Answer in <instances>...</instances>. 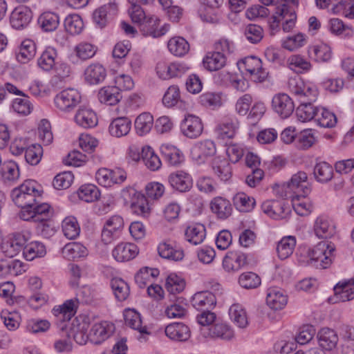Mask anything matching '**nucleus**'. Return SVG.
<instances>
[{
	"label": "nucleus",
	"instance_id": "nucleus-1",
	"mask_svg": "<svg viewBox=\"0 0 354 354\" xmlns=\"http://www.w3.org/2000/svg\"><path fill=\"white\" fill-rule=\"evenodd\" d=\"M14 203L21 210H28L32 205L41 201V192L37 189L36 182L32 180H26L23 184L14 188L10 194Z\"/></svg>",
	"mask_w": 354,
	"mask_h": 354
},
{
	"label": "nucleus",
	"instance_id": "nucleus-2",
	"mask_svg": "<svg viewBox=\"0 0 354 354\" xmlns=\"http://www.w3.org/2000/svg\"><path fill=\"white\" fill-rule=\"evenodd\" d=\"M122 195L126 202L131 204L132 212L144 218H147L151 213V208L146 196L131 187L122 189Z\"/></svg>",
	"mask_w": 354,
	"mask_h": 354
},
{
	"label": "nucleus",
	"instance_id": "nucleus-3",
	"mask_svg": "<svg viewBox=\"0 0 354 354\" xmlns=\"http://www.w3.org/2000/svg\"><path fill=\"white\" fill-rule=\"evenodd\" d=\"M238 66L253 82H263L268 77V71L263 67L261 60L257 57H246L238 63Z\"/></svg>",
	"mask_w": 354,
	"mask_h": 354
},
{
	"label": "nucleus",
	"instance_id": "nucleus-4",
	"mask_svg": "<svg viewBox=\"0 0 354 354\" xmlns=\"http://www.w3.org/2000/svg\"><path fill=\"white\" fill-rule=\"evenodd\" d=\"M80 92L74 88H67L57 93L54 98V103L57 109L62 112L72 111L81 102Z\"/></svg>",
	"mask_w": 354,
	"mask_h": 354
},
{
	"label": "nucleus",
	"instance_id": "nucleus-5",
	"mask_svg": "<svg viewBox=\"0 0 354 354\" xmlns=\"http://www.w3.org/2000/svg\"><path fill=\"white\" fill-rule=\"evenodd\" d=\"M335 246L327 241H322L317 244L309 253L311 261L317 264L321 268H327L332 263L333 253Z\"/></svg>",
	"mask_w": 354,
	"mask_h": 354
},
{
	"label": "nucleus",
	"instance_id": "nucleus-6",
	"mask_svg": "<svg viewBox=\"0 0 354 354\" xmlns=\"http://www.w3.org/2000/svg\"><path fill=\"white\" fill-rule=\"evenodd\" d=\"M54 215L53 209L46 203H37L28 210H21L19 217L26 221L38 222L52 218Z\"/></svg>",
	"mask_w": 354,
	"mask_h": 354
},
{
	"label": "nucleus",
	"instance_id": "nucleus-7",
	"mask_svg": "<svg viewBox=\"0 0 354 354\" xmlns=\"http://www.w3.org/2000/svg\"><path fill=\"white\" fill-rule=\"evenodd\" d=\"M124 227V220L119 215H113L104 223L101 237L102 242L107 245L118 239Z\"/></svg>",
	"mask_w": 354,
	"mask_h": 354
},
{
	"label": "nucleus",
	"instance_id": "nucleus-8",
	"mask_svg": "<svg viewBox=\"0 0 354 354\" xmlns=\"http://www.w3.org/2000/svg\"><path fill=\"white\" fill-rule=\"evenodd\" d=\"M216 148L214 142L210 140H205L196 142L191 148V157L197 164L204 163L206 160L216 153Z\"/></svg>",
	"mask_w": 354,
	"mask_h": 354
},
{
	"label": "nucleus",
	"instance_id": "nucleus-9",
	"mask_svg": "<svg viewBox=\"0 0 354 354\" xmlns=\"http://www.w3.org/2000/svg\"><path fill=\"white\" fill-rule=\"evenodd\" d=\"M118 10V4L115 1H110L94 10L93 21L97 27L103 28L117 15Z\"/></svg>",
	"mask_w": 354,
	"mask_h": 354
},
{
	"label": "nucleus",
	"instance_id": "nucleus-10",
	"mask_svg": "<svg viewBox=\"0 0 354 354\" xmlns=\"http://www.w3.org/2000/svg\"><path fill=\"white\" fill-rule=\"evenodd\" d=\"M33 17L31 9L26 6L16 7L10 16V24L15 30H24L30 24Z\"/></svg>",
	"mask_w": 354,
	"mask_h": 354
},
{
	"label": "nucleus",
	"instance_id": "nucleus-11",
	"mask_svg": "<svg viewBox=\"0 0 354 354\" xmlns=\"http://www.w3.org/2000/svg\"><path fill=\"white\" fill-rule=\"evenodd\" d=\"M272 106L282 119L288 118L292 115L295 109L292 100L286 93L275 95L272 100Z\"/></svg>",
	"mask_w": 354,
	"mask_h": 354
},
{
	"label": "nucleus",
	"instance_id": "nucleus-12",
	"mask_svg": "<svg viewBox=\"0 0 354 354\" xmlns=\"http://www.w3.org/2000/svg\"><path fill=\"white\" fill-rule=\"evenodd\" d=\"M203 130L201 120L194 115H187L180 123V131L187 138L194 139L201 136Z\"/></svg>",
	"mask_w": 354,
	"mask_h": 354
},
{
	"label": "nucleus",
	"instance_id": "nucleus-13",
	"mask_svg": "<svg viewBox=\"0 0 354 354\" xmlns=\"http://www.w3.org/2000/svg\"><path fill=\"white\" fill-rule=\"evenodd\" d=\"M248 264L247 256L239 250H230L223 259V267L227 272H236Z\"/></svg>",
	"mask_w": 354,
	"mask_h": 354
},
{
	"label": "nucleus",
	"instance_id": "nucleus-14",
	"mask_svg": "<svg viewBox=\"0 0 354 354\" xmlns=\"http://www.w3.org/2000/svg\"><path fill=\"white\" fill-rule=\"evenodd\" d=\"M160 20L156 17H149L141 23L140 30L145 36L158 38L165 35L169 29V25L165 24L159 28Z\"/></svg>",
	"mask_w": 354,
	"mask_h": 354
},
{
	"label": "nucleus",
	"instance_id": "nucleus-15",
	"mask_svg": "<svg viewBox=\"0 0 354 354\" xmlns=\"http://www.w3.org/2000/svg\"><path fill=\"white\" fill-rule=\"evenodd\" d=\"M114 330L115 326L112 323L108 322L97 323L91 328L88 337L95 344H99L106 339Z\"/></svg>",
	"mask_w": 354,
	"mask_h": 354
},
{
	"label": "nucleus",
	"instance_id": "nucleus-16",
	"mask_svg": "<svg viewBox=\"0 0 354 354\" xmlns=\"http://www.w3.org/2000/svg\"><path fill=\"white\" fill-rule=\"evenodd\" d=\"M261 209L268 216L277 220L286 218L290 212L289 207L282 201H266L263 203Z\"/></svg>",
	"mask_w": 354,
	"mask_h": 354
},
{
	"label": "nucleus",
	"instance_id": "nucleus-17",
	"mask_svg": "<svg viewBox=\"0 0 354 354\" xmlns=\"http://www.w3.org/2000/svg\"><path fill=\"white\" fill-rule=\"evenodd\" d=\"M138 252L139 250L136 245L120 243L112 250V256L118 262H126L133 259Z\"/></svg>",
	"mask_w": 354,
	"mask_h": 354
},
{
	"label": "nucleus",
	"instance_id": "nucleus-18",
	"mask_svg": "<svg viewBox=\"0 0 354 354\" xmlns=\"http://www.w3.org/2000/svg\"><path fill=\"white\" fill-rule=\"evenodd\" d=\"M277 16H279L282 24V29L286 32H290L295 26L297 14L288 5L281 3L276 7Z\"/></svg>",
	"mask_w": 354,
	"mask_h": 354
},
{
	"label": "nucleus",
	"instance_id": "nucleus-19",
	"mask_svg": "<svg viewBox=\"0 0 354 354\" xmlns=\"http://www.w3.org/2000/svg\"><path fill=\"white\" fill-rule=\"evenodd\" d=\"M288 297L285 292L277 287H272L268 289L266 304L274 310L283 309L287 304Z\"/></svg>",
	"mask_w": 354,
	"mask_h": 354
},
{
	"label": "nucleus",
	"instance_id": "nucleus-20",
	"mask_svg": "<svg viewBox=\"0 0 354 354\" xmlns=\"http://www.w3.org/2000/svg\"><path fill=\"white\" fill-rule=\"evenodd\" d=\"M124 319L127 326L139 331L140 336L139 337L138 339L140 341L147 340L144 335H149L150 333L147 330L146 326H142L141 316L139 313L133 309H128L125 310L124 313Z\"/></svg>",
	"mask_w": 354,
	"mask_h": 354
},
{
	"label": "nucleus",
	"instance_id": "nucleus-21",
	"mask_svg": "<svg viewBox=\"0 0 354 354\" xmlns=\"http://www.w3.org/2000/svg\"><path fill=\"white\" fill-rule=\"evenodd\" d=\"M75 122L84 129L93 128L97 124V117L96 113L90 108L80 106L75 115Z\"/></svg>",
	"mask_w": 354,
	"mask_h": 354
},
{
	"label": "nucleus",
	"instance_id": "nucleus-22",
	"mask_svg": "<svg viewBox=\"0 0 354 354\" xmlns=\"http://www.w3.org/2000/svg\"><path fill=\"white\" fill-rule=\"evenodd\" d=\"M205 337L230 339L234 336V331L225 323H217L210 327L202 330Z\"/></svg>",
	"mask_w": 354,
	"mask_h": 354
},
{
	"label": "nucleus",
	"instance_id": "nucleus-23",
	"mask_svg": "<svg viewBox=\"0 0 354 354\" xmlns=\"http://www.w3.org/2000/svg\"><path fill=\"white\" fill-rule=\"evenodd\" d=\"M214 174L223 181H227L232 176V166L228 160L221 156L215 157L212 162Z\"/></svg>",
	"mask_w": 354,
	"mask_h": 354
},
{
	"label": "nucleus",
	"instance_id": "nucleus-24",
	"mask_svg": "<svg viewBox=\"0 0 354 354\" xmlns=\"http://www.w3.org/2000/svg\"><path fill=\"white\" fill-rule=\"evenodd\" d=\"M314 232L319 239H329L335 234V227L329 219L321 216L315 220Z\"/></svg>",
	"mask_w": 354,
	"mask_h": 354
},
{
	"label": "nucleus",
	"instance_id": "nucleus-25",
	"mask_svg": "<svg viewBox=\"0 0 354 354\" xmlns=\"http://www.w3.org/2000/svg\"><path fill=\"white\" fill-rule=\"evenodd\" d=\"M203 64L209 71H217L227 64V57L219 52H208L204 57Z\"/></svg>",
	"mask_w": 354,
	"mask_h": 354
},
{
	"label": "nucleus",
	"instance_id": "nucleus-26",
	"mask_svg": "<svg viewBox=\"0 0 354 354\" xmlns=\"http://www.w3.org/2000/svg\"><path fill=\"white\" fill-rule=\"evenodd\" d=\"M216 303V297L210 291L198 292L192 297V305L198 310H209Z\"/></svg>",
	"mask_w": 354,
	"mask_h": 354
},
{
	"label": "nucleus",
	"instance_id": "nucleus-27",
	"mask_svg": "<svg viewBox=\"0 0 354 354\" xmlns=\"http://www.w3.org/2000/svg\"><path fill=\"white\" fill-rule=\"evenodd\" d=\"M131 128V121L127 117H119L112 120L109 127L111 136L120 138L127 135Z\"/></svg>",
	"mask_w": 354,
	"mask_h": 354
},
{
	"label": "nucleus",
	"instance_id": "nucleus-28",
	"mask_svg": "<svg viewBox=\"0 0 354 354\" xmlns=\"http://www.w3.org/2000/svg\"><path fill=\"white\" fill-rule=\"evenodd\" d=\"M185 236L189 243L194 245L201 244L206 237V228L199 223L192 224L186 228Z\"/></svg>",
	"mask_w": 354,
	"mask_h": 354
},
{
	"label": "nucleus",
	"instance_id": "nucleus-29",
	"mask_svg": "<svg viewBox=\"0 0 354 354\" xmlns=\"http://www.w3.org/2000/svg\"><path fill=\"white\" fill-rule=\"evenodd\" d=\"M57 51L53 47H47L37 59V65L44 71L49 72L54 68L57 60Z\"/></svg>",
	"mask_w": 354,
	"mask_h": 354
},
{
	"label": "nucleus",
	"instance_id": "nucleus-30",
	"mask_svg": "<svg viewBox=\"0 0 354 354\" xmlns=\"http://www.w3.org/2000/svg\"><path fill=\"white\" fill-rule=\"evenodd\" d=\"M106 76V69L100 64H91L84 71L85 80L89 84H98L104 80Z\"/></svg>",
	"mask_w": 354,
	"mask_h": 354
},
{
	"label": "nucleus",
	"instance_id": "nucleus-31",
	"mask_svg": "<svg viewBox=\"0 0 354 354\" xmlns=\"http://www.w3.org/2000/svg\"><path fill=\"white\" fill-rule=\"evenodd\" d=\"M212 211L221 219L229 217L232 211L230 202L223 197H215L210 203Z\"/></svg>",
	"mask_w": 354,
	"mask_h": 354
},
{
	"label": "nucleus",
	"instance_id": "nucleus-32",
	"mask_svg": "<svg viewBox=\"0 0 354 354\" xmlns=\"http://www.w3.org/2000/svg\"><path fill=\"white\" fill-rule=\"evenodd\" d=\"M97 96L101 103L109 106L117 104L122 97L119 88L115 86H104L100 88Z\"/></svg>",
	"mask_w": 354,
	"mask_h": 354
},
{
	"label": "nucleus",
	"instance_id": "nucleus-33",
	"mask_svg": "<svg viewBox=\"0 0 354 354\" xmlns=\"http://www.w3.org/2000/svg\"><path fill=\"white\" fill-rule=\"evenodd\" d=\"M354 281H339L335 287V296L339 301L344 302L354 299Z\"/></svg>",
	"mask_w": 354,
	"mask_h": 354
},
{
	"label": "nucleus",
	"instance_id": "nucleus-34",
	"mask_svg": "<svg viewBox=\"0 0 354 354\" xmlns=\"http://www.w3.org/2000/svg\"><path fill=\"white\" fill-rule=\"evenodd\" d=\"M319 346L327 351L335 348L338 342V336L332 329L324 328L317 334Z\"/></svg>",
	"mask_w": 354,
	"mask_h": 354
},
{
	"label": "nucleus",
	"instance_id": "nucleus-35",
	"mask_svg": "<svg viewBox=\"0 0 354 354\" xmlns=\"http://www.w3.org/2000/svg\"><path fill=\"white\" fill-rule=\"evenodd\" d=\"M62 256L68 260H73L86 257L88 254L86 248L79 242L66 244L62 250Z\"/></svg>",
	"mask_w": 354,
	"mask_h": 354
},
{
	"label": "nucleus",
	"instance_id": "nucleus-36",
	"mask_svg": "<svg viewBox=\"0 0 354 354\" xmlns=\"http://www.w3.org/2000/svg\"><path fill=\"white\" fill-rule=\"evenodd\" d=\"M301 85L303 82L296 79H291L288 82V86L292 93L299 96H305L310 101H315L318 95L317 90L310 87L302 88Z\"/></svg>",
	"mask_w": 354,
	"mask_h": 354
},
{
	"label": "nucleus",
	"instance_id": "nucleus-37",
	"mask_svg": "<svg viewBox=\"0 0 354 354\" xmlns=\"http://www.w3.org/2000/svg\"><path fill=\"white\" fill-rule=\"evenodd\" d=\"M296 245V238L293 236L283 237L277 243V252L279 259L283 260L292 253Z\"/></svg>",
	"mask_w": 354,
	"mask_h": 354
},
{
	"label": "nucleus",
	"instance_id": "nucleus-38",
	"mask_svg": "<svg viewBox=\"0 0 354 354\" xmlns=\"http://www.w3.org/2000/svg\"><path fill=\"white\" fill-rule=\"evenodd\" d=\"M142 160L146 167L151 171H157L162 165L160 158L149 146L142 147Z\"/></svg>",
	"mask_w": 354,
	"mask_h": 354
},
{
	"label": "nucleus",
	"instance_id": "nucleus-39",
	"mask_svg": "<svg viewBox=\"0 0 354 354\" xmlns=\"http://www.w3.org/2000/svg\"><path fill=\"white\" fill-rule=\"evenodd\" d=\"M308 175L303 171H297L293 174L290 180L287 183V187L291 189L301 188L303 194L308 195L310 192V188L308 186Z\"/></svg>",
	"mask_w": 354,
	"mask_h": 354
},
{
	"label": "nucleus",
	"instance_id": "nucleus-40",
	"mask_svg": "<svg viewBox=\"0 0 354 354\" xmlns=\"http://www.w3.org/2000/svg\"><path fill=\"white\" fill-rule=\"evenodd\" d=\"M319 108L314 106L310 102H302L296 109L298 120L305 122L316 119Z\"/></svg>",
	"mask_w": 354,
	"mask_h": 354
},
{
	"label": "nucleus",
	"instance_id": "nucleus-41",
	"mask_svg": "<svg viewBox=\"0 0 354 354\" xmlns=\"http://www.w3.org/2000/svg\"><path fill=\"white\" fill-rule=\"evenodd\" d=\"M308 195L296 194L292 197V207L295 212L299 216H307L313 209V205L306 198Z\"/></svg>",
	"mask_w": 354,
	"mask_h": 354
},
{
	"label": "nucleus",
	"instance_id": "nucleus-42",
	"mask_svg": "<svg viewBox=\"0 0 354 354\" xmlns=\"http://www.w3.org/2000/svg\"><path fill=\"white\" fill-rule=\"evenodd\" d=\"M59 24V16L51 12H45L38 18V24L45 32H52L57 29Z\"/></svg>",
	"mask_w": 354,
	"mask_h": 354
},
{
	"label": "nucleus",
	"instance_id": "nucleus-43",
	"mask_svg": "<svg viewBox=\"0 0 354 354\" xmlns=\"http://www.w3.org/2000/svg\"><path fill=\"white\" fill-rule=\"evenodd\" d=\"M134 124L138 135L141 136L146 135L153 127V115L149 113H142L136 118Z\"/></svg>",
	"mask_w": 354,
	"mask_h": 354
},
{
	"label": "nucleus",
	"instance_id": "nucleus-44",
	"mask_svg": "<svg viewBox=\"0 0 354 354\" xmlns=\"http://www.w3.org/2000/svg\"><path fill=\"white\" fill-rule=\"evenodd\" d=\"M229 315L232 322L240 328L248 325V319L245 310L239 304H233L229 310Z\"/></svg>",
	"mask_w": 354,
	"mask_h": 354
},
{
	"label": "nucleus",
	"instance_id": "nucleus-45",
	"mask_svg": "<svg viewBox=\"0 0 354 354\" xmlns=\"http://www.w3.org/2000/svg\"><path fill=\"white\" fill-rule=\"evenodd\" d=\"M314 176L315 179L322 183L329 182L333 178V168L326 162L317 163L314 167Z\"/></svg>",
	"mask_w": 354,
	"mask_h": 354
},
{
	"label": "nucleus",
	"instance_id": "nucleus-46",
	"mask_svg": "<svg viewBox=\"0 0 354 354\" xmlns=\"http://www.w3.org/2000/svg\"><path fill=\"white\" fill-rule=\"evenodd\" d=\"M288 67L298 73L309 71L312 65L304 57L301 55H292L287 60Z\"/></svg>",
	"mask_w": 354,
	"mask_h": 354
},
{
	"label": "nucleus",
	"instance_id": "nucleus-47",
	"mask_svg": "<svg viewBox=\"0 0 354 354\" xmlns=\"http://www.w3.org/2000/svg\"><path fill=\"white\" fill-rule=\"evenodd\" d=\"M0 172L4 182H14L19 177L18 165L14 161H6L2 163Z\"/></svg>",
	"mask_w": 354,
	"mask_h": 354
},
{
	"label": "nucleus",
	"instance_id": "nucleus-48",
	"mask_svg": "<svg viewBox=\"0 0 354 354\" xmlns=\"http://www.w3.org/2000/svg\"><path fill=\"white\" fill-rule=\"evenodd\" d=\"M46 254L45 245L40 242L35 241L26 245L23 255L27 261H32L37 257H43Z\"/></svg>",
	"mask_w": 354,
	"mask_h": 354
},
{
	"label": "nucleus",
	"instance_id": "nucleus-49",
	"mask_svg": "<svg viewBox=\"0 0 354 354\" xmlns=\"http://www.w3.org/2000/svg\"><path fill=\"white\" fill-rule=\"evenodd\" d=\"M77 195L80 200L86 203L97 201L100 196L99 189L93 184L82 185L77 190Z\"/></svg>",
	"mask_w": 354,
	"mask_h": 354
},
{
	"label": "nucleus",
	"instance_id": "nucleus-50",
	"mask_svg": "<svg viewBox=\"0 0 354 354\" xmlns=\"http://www.w3.org/2000/svg\"><path fill=\"white\" fill-rule=\"evenodd\" d=\"M62 227L64 236L68 239H75L80 234V225L76 218L73 216L66 217L62 221Z\"/></svg>",
	"mask_w": 354,
	"mask_h": 354
},
{
	"label": "nucleus",
	"instance_id": "nucleus-51",
	"mask_svg": "<svg viewBox=\"0 0 354 354\" xmlns=\"http://www.w3.org/2000/svg\"><path fill=\"white\" fill-rule=\"evenodd\" d=\"M233 203L237 209L245 212L251 211L256 204L254 198L248 196L243 192L237 193L233 197Z\"/></svg>",
	"mask_w": 354,
	"mask_h": 354
},
{
	"label": "nucleus",
	"instance_id": "nucleus-52",
	"mask_svg": "<svg viewBox=\"0 0 354 354\" xmlns=\"http://www.w3.org/2000/svg\"><path fill=\"white\" fill-rule=\"evenodd\" d=\"M35 54V43L32 40H25L21 44L19 52L17 55V59L19 62L25 64L32 59Z\"/></svg>",
	"mask_w": 354,
	"mask_h": 354
},
{
	"label": "nucleus",
	"instance_id": "nucleus-53",
	"mask_svg": "<svg viewBox=\"0 0 354 354\" xmlns=\"http://www.w3.org/2000/svg\"><path fill=\"white\" fill-rule=\"evenodd\" d=\"M332 12L350 19H354V0H341L333 6Z\"/></svg>",
	"mask_w": 354,
	"mask_h": 354
},
{
	"label": "nucleus",
	"instance_id": "nucleus-54",
	"mask_svg": "<svg viewBox=\"0 0 354 354\" xmlns=\"http://www.w3.org/2000/svg\"><path fill=\"white\" fill-rule=\"evenodd\" d=\"M23 97H17L12 101V106L14 111L18 114L26 116L31 113L33 110V104L29 97L24 94Z\"/></svg>",
	"mask_w": 354,
	"mask_h": 354
},
{
	"label": "nucleus",
	"instance_id": "nucleus-55",
	"mask_svg": "<svg viewBox=\"0 0 354 354\" xmlns=\"http://www.w3.org/2000/svg\"><path fill=\"white\" fill-rule=\"evenodd\" d=\"M158 252L160 257L170 261H177L176 252L175 247V241L167 239L160 243L158 246Z\"/></svg>",
	"mask_w": 354,
	"mask_h": 354
},
{
	"label": "nucleus",
	"instance_id": "nucleus-56",
	"mask_svg": "<svg viewBox=\"0 0 354 354\" xmlns=\"http://www.w3.org/2000/svg\"><path fill=\"white\" fill-rule=\"evenodd\" d=\"M97 49L92 44L82 41L75 46L74 52L79 59L85 61L92 58L95 55Z\"/></svg>",
	"mask_w": 354,
	"mask_h": 354
},
{
	"label": "nucleus",
	"instance_id": "nucleus-57",
	"mask_svg": "<svg viewBox=\"0 0 354 354\" xmlns=\"http://www.w3.org/2000/svg\"><path fill=\"white\" fill-rule=\"evenodd\" d=\"M315 121L324 128H332L337 124L336 115L324 108H319Z\"/></svg>",
	"mask_w": 354,
	"mask_h": 354
},
{
	"label": "nucleus",
	"instance_id": "nucleus-58",
	"mask_svg": "<svg viewBox=\"0 0 354 354\" xmlns=\"http://www.w3.org/2000/svg\"><path fill=\"white\" fill-rule=\"evenodd\" d=\"M111 288L116 299L120 301L127 299L129 295V286L122 279H113L111 281Z\"/></svg>",
	"mask_w": 354,
	"mask_h": 354
},
{
	"label": "nucleus",
	"instance_id": "nucleus-59",
	"mask_svg": "<svg viewBox=\"0 0 354 354\" xmlns=\"http://www.w3.org/2000/svg\"><path fill=\"white\" fill-rule=\"evenodd\" d=\"M64 27L66 30L71 35H77L82 32L84 23L80 15H69L64 20Z\"/></svg>",
	"mask_w": 354,
	"mask_h": 354
},
{
	"label": "nucleus",
	"instance_id": "nucleus-60",
	"mask_svg": "<svg viewBox=\"0 0 354 354\" xmlns=\"http://www.w3.org/2000/svg\"><path fill=\"white\" fill-rule=\"evenodd\" d=\"M131 6L129 8V13L131 18V20L133 23H136L139 24V26H141V23L145 21L147 18L142 8V5H145V3H141L140 1H132V0H128Z\"/></svg>",
	"mask_w": 354,
	"mask_h": 354
},
{
	"label": "nucleus",
	"instance_id": "nucleus-61",
	"mask_svg": "<svg viewBox=\"0 0 354 354\" xmlns=\"http://www.w3.org/2000/svg\"><path fill=\"white\" fill-rule=\"evenodd\" d=\"M156 69L157 75L162 80H169L177 75V64L175 62H159Z\"/></svg>",
	"mask_w": 354,
	"mask_h": 354
},
{
	"label": "nucleus",
	"instance_id": "nucleus-62",
	"mask_svg": "<svg viewBox=\"0 0 354 354\" xmlns=\"http://www.w3.org/2000/svg\"><path fill=\"white\" fill-rule=\"evenodd\" d=\"M43 156V148L39 144L28 146L25 151V159L31 165H37Z\"/></svg>",
	"mask_w": 354,
	"mask_h": 354
},
{
	"label": "nucleus",
	"instance_id": "nucleus-63",
	"mask_svg": "<svg viewBox=\"0 0 354 354\" xmlns=\"http://www.w3.org/2000/svg\"><path fill=\"white\" fill-rule=\"evenodd\" d=\"M239 283L245 289H253L261 285V278L254 272H246L239 276Z\"/></svg>",
	"mask_w": 354,
	"mask_h": 354
},
{
	"label": "nucleus",
	"instance_id": "nucleus-64",
	"mask_svg": "<svg viewBox=\"0 0 354 354\" xmlns=\"http://www.w3.org/2000/svg\"><path fill=\"white\" fill-rule=\"evenodd\" d=\"M77 308V301L75 299H69L53 310L56 316L62 315L63 319H70L75 314Z\"/></svg>",
	"mask_w": 354,
	"mask_h": 354
}]
</instances>
